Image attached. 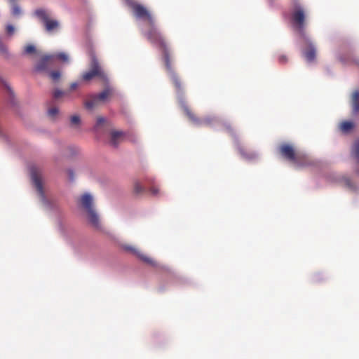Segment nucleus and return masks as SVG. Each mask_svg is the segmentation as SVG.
<instances>
[{
  "label": "nucleus",
  "instance_id": "nucleus-19",
  "mask_svg": "<svg viewBox=\"0 0 359 359\" xmlns=\"http://www.w3.org/2000/svg\"><path fill=\"white\" fill-rule=\"evenodd\" d=\"M354 127V123L351 121H344L340 125V129L344 133H348Z\"/></svg>",
  "mask_w": 359,
  "mask_h": 359
},
{
  "label": "nucleus",
  "instance_id": "nucleus-29",
  "mask_svg": "<svg viewBox=\"0 0 359 359\" xmlns=\"http://www.w3.org/2000/svg\"><path fill=\"white\" fill-rule=\"evenodd\" d=\"M13 15H18L20 13V7L18 5L13 4L11 10Z\"/></svg>",
  "mask_w": 359,
  "mask_h": 359
},
{
  "label": "nucleus",
  "instance_id": "nucleus-34",
  "mask_svg": "<svg viewBox=\"0 0 359 359\" xmlns=\"http://www.w3.org/2000/svg\"><path fill=\"white\" fill-rule=\"evenodd\" d=\"M78 87V83H72L70 86V89L72 90L76 89V88Z\"/></svg>",
  "mask_w": 359,
  "mask_h": 359
},
{
  "label": "nucleus",
  "instance_id": "nucleus-14",
  "mask_svg": "<svg viewBox=\"0 0 359 359\" xmlns=\"http://www.w3.org/2000/svg\"><path fill=\"white\" fill-rule=\"evenodd\" d=\"M53 64V62H52L50 55H47L41 59L36 68L38 71H45L50 65H52Z\"/></svg>",
  "mask_w": 359,
  "mask_h": 359
},
{
  "label": "nucleus",
  "instance_id": "nucleus-17",
  "mask_svg": "<svg viewBox=\"0 0 359 359\" xmlns=\"http://www.w3.org/2000/svg\"><path fill=\"white\" fill-rule=\"evenodd\" d=\"M304 55L308 62L314 60L316 57V49L311 43H309L308 48L304 51Z\"/></svg>",
  "mask_w": 359,
  "mask_h": 359
},
{
  "label": "nucleus",
  "instance_id": "nucleus-31",
  "mask_svg": "<svg viewBox=\"0 0 359 359\" xmlns=\"http://www.w3.org/2000/svg\"><path fill=\"white\" fill-rule=\"evenodd\" d=\"M278 62L280 64H285L287 62V58L285 55H282L278 57Z\"/></svg>",
  "mask_w": 359,
  "mask_h": 359
},
{
  "label": "nucleus",
  "instance_id": "nucleus-24",
  "mask_svg": "<svg viewBox=\"0 0 359 359\" xmlns=\"http://www.w3.org/2000/svg\"><path fill=\"white\" fill-rule=\"evenodd\" d=\"M25 51L27 54H35L36 53V49L34 45L29 44L26 46Z\"/></svg>",
  "mask_w": 359,
  "mask_h": 359
},
{
  "label": "nucleus",
  "instance_id": "nucleus-12",
  "mask_svg": "<svg viewBox=\"0 0 359 359\" xmlns=\"http://www.w3.org/2000/svg\"><path fill=\"white\" fill-rule=\"evenodd\" d=\"M186 115L194 124L197 126H210L214 122L215 118L212 117H205L204 118H198L188 108L184 109Z\"/></svg>",
  "mask_w": 359,
  "mask_h": 359
},
{
  "label": "nucleus",
  "instance_id": "nucleus-33",
  "mask_svg": "<svg viewBox=\"0 0 359 359\" xmlns=\"http://www.w3.org/2000/svg\"><path fill=\"white\" fill-rule=\"evenodd\" d=\"M125 1L129 7L132 6L135 3L133 0H125Z\"/></svg>",
  "mask_w": 359,
  "mask_h": 359
},
{
  "label": "nucleus",
  "instance_id": "nucleus-2",
  "mask_svg": "<svg viewBox=\"0 0 359 359\" xmlns=\"http://www.w3.org/2000/svg\"><path fill=\"white\" fill-rule=\"evenodd\" d=\"M280 154L283 157L292 162L297 168L306 167L313 164L309 156L295 153L293 147L289 144H283L279 147Z\"/></svg>",
  "mask_w": 359,
  "mask_h": 359
},
{
  "label": "nucleus",
  "instance_id": "nucleus-30",
  "mask_svg": "<svg viewBox=\"0 0 359 359\" xmlns=\"http://www.w3.org/2000/svg\"><path fill=\"white\" fill-rule=\"evenodd\" d=\"M105 122V118L102 116H99L97 118L96 125L95 126V129L97 130L100 126L103 124Z\"/></svg>",
  "mask_w": 359,
  "mask_h": 359
},
{
  "label": "nucleus",
  "instance_id": "nucleus-20",
  "mask_svg": "<svg viewBox=\"0 0 359 359\" xmlns=\"http://www.w3.org/2000/svg\"><path fill=\"white\" fill-rule=\"evenodd\" d=\"M133 191L135 194H140L145 191V189L139 182H135L133 186Z\"/></svg>",
  "mask_w": 359,
  "mask_h": 359
},
{
  "label": "nucleus",
  "instance_id": "nucleus-1",
  "mask_svg": "<svg viewBox=\"0 0 359 359\" xmlns=\"http://www.w3.org/2000/svg\"><path fill=\"white\" fill-rule=\"evenodd\" d=\"M134 15L139 19H142L148 22L149 28L144 33L145 37L154 46L159 48H166V41L162 34L159 32L155 25V20L149 11L142 4L135 2L130 7Z\"/></svg>",
  "mask_w": 359,
  "mask_h": 359
},
{
  "label": "nucleus",
  "instance_id": "nucleus-9",
  "mask_svg": "<svg viewBox=\"0 0 359 359\" xmlns=\"http://www.w3.org/2000/svg\"><path fill=\"white\" fill-rule=\"evenodd\" d=\"M0 82L6 90V97L10 109L15 114H20V106L19 102L15 98V93L11 86L2 77L0 76Z\"/></svg>",
  "mask_w": 359,
  "mask_h": 359
},
{
  "label": "nucleus",
  "instance_id": "nucleus-32",
  "mask_svg": "<svg viewBox=\"0 0 359 359\" xmlns=\"http://www.w3.org/2000/svg\"><path fill=\"white\" fill-rule=\"evenodd\" d=\"M346 186H347V187H348L349 188H351V189H352V188H354V186H353V183H352L351 180H349V179H346Z\"/></svg>",
  "mask_w": 359,
  "mask_h": 359
},
{
  "label": "nucleus",
  "instance_id": "nucleus-4",
  "mask_svg": "<svg viewBox=\"0 0 359 359\" xmlns=\"http://www.w3.org/2000/svg\"><path fill=\"white\" fill-rule=\"evenodd\" d=\"M290 18L294 27H295L301 34H303L305 27L306 12L304 8L297 0H293Z\"/></svg>",
  "mask_w": 359,
  "mask_h": 359
},
{
  "label": "nucleus",
  "instance_id": "nucleus-13",
  "mask_svg": "<svg viewBox=\"0 0 359 359\" xmlns=\"http://www.w3.org/2000/svg\"><path fill=\"white\" fill-rule=\"evenodd\" d=\"M126 137V133L122 131L112 130L110 133V144L114 147H117L122 142Z\"/></svg>",
  "mask_w": 359,
  "mask_h": 359
},
{
  "label": "nucleus",
  "instance_id": "nucleus-27",
  "mask_svg": "<svg viewBox=\"0 0 359 359\" xmlns=\"http://www.w3.org/2000/svg\"><path fill=\"white\" fill-rule=\"evenodd\" d=\"M71 123L74 126H79L80 123V117L77 115H74L71 117Z\"/></svg>",
  "mask_w": 359,
  "mask_h": 359
},
{
  "label": "nucleus",
  "instance_id": "nucleus-11",
  "mask_svg": "<svg viewBox=\"0 0 359 359\" xmlns=\"http://www.w3.org/2000/svg\"><path fill=\"white\" fill-rule=\"evenodd\" d=\"M122 248L126 252H129V253H130V254H132L133 255H135L136 257H137L140 259H141L144 263L148 264H149L151 266H155L156 265V262L154 259H152L149 257H148V256L144 255L143 253H142L135 247H134V246H133L131 245L125 244V245H122Z\"/></svg>",
  "mask_w": 359,
  "mask_h": 359
},
{
  "label": "nucleus",
  "instance_id": "nucleus-18",
  "mask_svg": "<svg viewBox=\"0 0 359 359\" xmlns=\"http://www.w3.org/2000/svg\"><path fill=\"white\" fill-rule=\"evenodd\" d=\"M0 55L5 59H9L11 57L7 46L4 43L1 39L0 38Z\"/></svg>",
  "mask_w": 359,
  "mask_h": 359
},
{
  "label": "nucleus",
  "instance_id": "nucleus-21",
  "mask_svg": "<svg viewBox=\"0 0 359 359\" xmlns=\"http://www.w3.org/2000/svg\"><path fill=\"white\" fill-rule=\"evenodd\" d=\"M352 154L353 157L355 158L357 163L359 164V140L357 142H355L353 146Z\"/></svg>",
  "mask_w": 359,
  "mask_h": 359
},
{
  "label": "nucleus",
  "instance_id": "nucleus-26",
  "mask_svg": "<svg viewBox=\"0 0 359 359\" xmlns=\"http://www.w3.org/2000/svg\"><path fill=\"white\" fill-rule=\"evenodd\" d=\"M64 95H65V93L64 91H62L59 89H56L53 92V97L55 100H57L62 97Z\"/></svg>",
  "mask_w": 359,
  "mask_h": 359
},
{
  "label": "nucleus",
  "instance_id": "nucleus-15",
  "mask_svg": "<svg viewBox=\"0 0 359 359\" xmlns=\"http://www.w3.org/2000/svg\"><path fill=\"white\" fill-rule=\"evenodd\" d=\"M351 107L353 115L359 114V90H354L351 95Z\"/></svg>",
  "mask_w": 359,
  "mask_h": 359
},
{
  "label": "nucleus",
  "instance_id": "nucleus-23",
  "mask_svg": "<svg viewBox=\"0 0 359 359\" xmlns=\"http://www.w3.org/2000/svg\"><path fill=\"white\" fill-rule=\"evenodd\" d=\"M49 76L53 81H57L61 76V74L59 71H52L49 73Z\"/></svg>",
  "mask_w": 359,
  "mask_h": 359
},
{
  "label": "nucleus",
  "instance_id": "nucleus-25",
  "mask_svg": "<svg viewBox=\"0 0 359 359\" xmlns=\"http://www.w3.org/2000/svg\"><path fill=\"white\" fill-rule=\"evenodd\" d=\"M6 32L8 36H12L15 32V27L12 25H7L6 27Z\"/></svg>",
  "mask_w": 359,
  "mask_h": 359
},
{
  "label": "nucleus",
  "instance_id": "nucleus-6",
  "mask_svg": "<svg viewBox=\"0 0 359 359\" xmlns=\"http://www.w3.org/2000/svg\"><path fill=\"white\" fill-rule=\"evenodd\" d=\"M115 94L114 89L111 86H107L103 91L98 94L90 95L88 99L85 102V107L88 109H93L96 107L100 102H104L111 98Z\"/></svg>",
  "mask_w": 359,
  "mask_h": 359
},
{
  "label": "nucleus",
  "instance_id": "nucleus-35",
  "mask_svg": "<svg viewBox=\"0 0 359 359\" xmlns=\"http://www.w3.org/2000/svg\"><path fill=\"white\" fill-rule=\"evenodd\" d=\"M69 177L72 180L73 179V172L72 170L69 171Z\"/></svg>",
  "mask_w": 359,
  "mask_h": 359
},
{
  "label": "nucleus",
  "instance_id": "nucleus-7",
  "mask_svg": "<svg viewBox=\"0 0 359 359\" xmlns=\"http://www.w3.org/2000/svg\"><path fill=\"white\" fill-rule=\"evenodd\" d=\"M159 49L162 51L163 60L165 62V68L168 73L170 75L171 79L177 90L181 89V82L177 76V74L173 71L172 67V60L171 55L170 53V50L168 44H166V48H159Z\"/></svg>",
  "mask_w": 359,
  "mask_h": 359
},
{
  "label": "nucleus",
  "instance_id": "nucleus-5",
  "mask_svg": "<svg viewBox=\"0 0 359 359\" xmlns=\"http://www.w3.org/2000/svg\"><path fill=\"white\" fill-rule=\"evenodd\" d=\"M97 76L104 82L108 81V78L105 72L100 67L99 62L94 54L90 53V70L83 74L82 79L84 81H88L93 78Z\"/></svg>",
  "mask_w": 359,
  "mask_h": 359
},
{
  "label": "nucleus",
  "instance_id": "nucleus-3",
  "mask_svg": "<svg viewBox=\"0 0 359 359\" xmlns=\"http://www.w3.org/2000/svg\"><path fill=\"white\" fill-rule=\"evenodd\" d=\"M79 202L86 212L88 219L91 225L96 229H100V217L94 209L93 198L92 196L89 194H84L81 196Z\"/></svg>",
  "mask_w": 359,
  "mask_h": 359
},
{
  "label": "nucleus",
  "instance_id": "nucleus-16",
  "mask_svg": "<svg viewBox=\"0 0 359 359\" xmlns=\"http://www.w3.org/2000/svg\"><path fill=\"white\" fill-rule=\"evenodd\" d=\"M52 62H54L55 60H59L63 63L69 62V56L67 53L63 52L55 53L50 55Z\"/></svg>",
  "mask_w": 359,
  "mask_h": 359
},
{
  "label": "nucleus",
  "instance_id": "nucleus-8",
  "mask_svg": "<svg viewBox=\"0 0 359 359\" xmlns=\"http://www.w3.org/2000/svg\"><path fill=\"white\" fill-rule=\"evenodd\" d=\"M29 174L32 184L36 189L39 196L42 201H44L45 195L41 169L35 165H32L29 168Z\"/></svg>",
  "mask_w": 359,
  "mask_h": 359
},
{
  "label": "nucleus",
  "instance_id": "nucleus-22",
  "mask_svg": "<svg viewBox=\"0 0 359 359\" xmlns=\"http://www.w3.org/2000/svg\"><path fill=\"white\" fill-rule=\"evenodd\" d=\"M58 113L59 110L56 107H50L48 110V115L52 119H54L58 114Z\"/></svg>",
  "mask_w": 359,
  "mask_h": 359
},
{
  "label": "nucleus",
  "instance_id": "nucleus-10",
  "mask_svg": "<svg viewBox=\"0 0 359 359\" xmlns=\"http://www.w3.org/2000/svg\"><path fill=\"white\" fill-rule=\"evenodd\" d=\"M35 14L43 22L47 32H52L58 27V22L55 20L50 19L46 11L39 9L35 11Z\"/></svg>",
  "mask_w": 359,
  "mask_h": 359
},
{
  "label": "nucleus",
  "instance_id": "nucleus-28",
  "mask_svg": "<svg viewBox=\"0 0 359 359\" xmlns=\"http://www.w3.org/2000/svg\"><path fill=\"white\" fill-rule=\"evenodd\" d=\"M149 192L151 193V195L153 196H158V194H159V189L157 186L156 185H152L149 189Z\"/></svg>",
  "mask_w": 359,
  "mask_h": 359
}]
</instances>
